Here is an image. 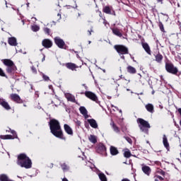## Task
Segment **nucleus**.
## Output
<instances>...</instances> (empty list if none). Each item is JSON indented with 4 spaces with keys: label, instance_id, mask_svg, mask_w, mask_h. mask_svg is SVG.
Returning a JSON list of instances; mask_svg holds the SVG:
<instances>
[{
    "label": "nucleus",
    "instance_id": "nucleus-59",
    "mask_svg": "<svg viewBox=\"0 0 181 181\" xmlns=\"http://www.w3.org/2000/svg\"><path fill=\"white\" fill-rule=\"evenodd\" d=\"M175 127H177V128H179V125L175 124Z\"/></svg>",
    "mask_w": 181,
    "mask_h": 181
},
{
    "label": "nucleus",
    "instance_id": "nucleus-37",
    "mask_svg": "<svg viewBox=\"0 0 181 181\" xmlns=\"http://www.w3.org/2000/svg\"><path fill=\"white\" fill-rule=\"evenodd\" d=\"M158 26L161 32H165V28L163 27V23H162V22L160 21L158 23Z\"/></svg>",
    "mask_w": 181,
    "mask_h": 181
},
{
    "label": "nucleus",
    "instance_id": "nucleus-24",
    "mask_svg": "<svg viewBox=\"0 0 181 181\" xmlns=\"http://www.w3.org/2000/svg\"><path fill=\"white\" fill-rule=\"evenodd\" d=\"M110 153H111V155H112V156H115V155H118V153H119L118 149H117V148H115V146H110Z\"/></svg>",
    "mask_w": 181,
    "mask_h": 181
},
{
    "label": "nucleus",
    "instance_id": "nucleus-25",
    "mask_svg": "<svg viewBox=\"0 0 181 181\" xmlns=\"http://www.w3.org/2000/svg\"><path fill=\"white\" fill-rule=\"evenodd\" d=\"M155 59L157 63H162V60H163V56L160 53H158L155 55Z\"/></svg>",
    "mask_w": 181,
    "mask_h": 181
},
{
    "label": "nucleus",
    "instance_id": "nucleus-21",
    "mask_svg": "<svg viewBox=\"0 0 181 181\" xmlns=\"http://www.w3.org/2000/svg\"><path fill=\"white\" fill-rule=\"evenodd\" d=\"M145 108L146 110L148 112H151V114H153L154 112V107H153V105L151 104V103H148L147 105H145Z\"/></svg>",
    "mask_w": 181,
    "mask_h": 181
},
{
    "label": "nucleus",
    "instance_id": "nucleus-38",
    "mask_svg": "<svg viewBox=\"0 0 181 181\" xmlns=\"http://www.w3.org/2000/svg\"><path fill=\"white\" fill-rule=\"evenodd\" d=\"M156 173H158L159 175H161L162 176H165V171L163 170L158 169L156 170Z\"/></svg>",
    "mask_w": 181,
    "mask_h": 181
},
{
    "label": "nucleus",
    "instance_id": "nucleus-62",
    "mask_svg": "<svg viewBox=\"0 0 181 181\" xmlns=\"http://www.w3.org/2000/svg\"><path fill=\"white\" fill-rule=\"evenodd\" d=\"M131 82V81L130 80H128V83H130Z\"/></svg>",
    "mask_w": 181,
    "mask_h": 181
},
{
    "label": "nucleus",
    "instance_id": "nucleus-4",
    "mask_svg": "<svg viewBox=\"0 0 181 181\" xmlns=\"http://www.w3.org/2000/svg\"><path fill=\"white\" fill-rule=\"evenodd\" d=\"M114 49L117 52L119 56L121 54H129L128 47L122 45H117L114 46Z\"/></svg>",
    "mask_w": 181,
    "mask_h": 181
},
{
    "label": "nucleus",
    "instance_id": "nucleus-14",
    "mask_svg": "<svg viewBox=\"0 0 181 181\" xmlns=\"http://www.w3.org/2000/svg\"><path fill=\"white\" fill-rule=\"evenodd\" d=\"M79 111L82 115H83L85 119H87L88 118V112L87 111V109L84 106H81L79 107Z\"/></svg>",
    "mask_w": 181,
    "mask_h": 181
},
{
    "label": "nucleus",
    "instance_id": "nucleus-51",
    "mask_svg": "<svg viewBox=\"0 0 181 181\" xmlns=\"http://www.w3.org/2000/svg\"><path fill=\"white\" fill-rule=\"evenodd\" d=\"M83 87H85V89L87 90L88 88L87 87V86H86V84H83Z\"/></svg>",
    "mask_w": 181,
    "mask_h": 181
},
{
    "label": "nucleus",
    "instance_id": "nucleus-29",
    "mask_svg": "<svg viewBox=\"0 0 181 181\" xmlns=\"http://www.w3.org/2000/svg\"><path fill=\"white\" fill-rule=\"evenodd\" d=\"M127 71L130 74H135V73H136V69L132 66H127Z\"/></svg>",
    "mask_w": 181,
    "mask_h": 181
},
{
    "label": "nucleus",
    "instance_id": "nucleus-5",
    "mask_svg": "<svg viewBox=\"0 0 181 181\" xmlns=\"http://www.w3.org/2000/svg\"><path fill=\"white\" fill-rule=\"evenodd\" d=\"M165 70L168 73H170L171 74H177V71H179L177 68L170 62L165 63Z\"/></svg>",
    "mask_w": 181,
    "mask_h": 181
},
{
    "label": "nucleus",
    "instance_id": "nucleus-60",
    "mask_svg": "<svg viewBox=\"0 0 181 181\" xmlns=\"http://www.w3.org/2000/svg\"><path fill=\"white\" fill-rule=\"evenodd\" d=\"M5 4L6 5H8V1H6V0L5 1Z\"/></svg>",
    "mask_w": 181,
    "mask_h": 181
},
{
    "label": "nucleus",
    "instance_id": "nucleus-33",
    "mask_svg": "<svg viewBox=\"0 0 181 181\" xmlns=\"http://www.w3.org/2000/svg\"><path fill=\"white\" fill-rule=\"evenodd\" d=\"M98 176L101 181H107V177L105 175L104 173H99Z\"/></svg>",
    "mask_w": 181,
    "mask_h": 181
},
{
    "label": "nucleus",
    "instance_id": "nucleus-53",
    "mask_svg": "<svg viewBox=\"0 0 181 181\" xmlns=\"http://www.w3.org/2000/svg\"><path fill=\"white\" fill-rule=\"evenodd\" d=\"M88 32H89V36H91V32H93V30H91L90 31L88 30Z\"/></svg>",
    "mask_w": 181,
    "mask_h": 181
},
{
    "label": "nucleus",
    "instance_id": "nucleus-36",
    "mask_svg": "<svg viewBox=\"0 0 181 181\" xmlns=\"http://www.w3.org/2000/svg\"><path fill=\"white\" fill-rule=\"evenodd\" d=\"M61 167H62V170H64V172H66V170H69V166H67V165L66 163L62 164Z\"/></svg>",
    "mask_w": 181,
    "mask_h": 181
},
{
    "label": "nucleus",
    "instance_id": "nucleus-18",
    "mask_svg": "<svg viewBox=\"0 0 181 181\" xmlns=\"http://www.w3.org/2000/svg\"><path fill=\"white\" fill-rule=\"evenodd\" d=\"M64 129L65 132H66V134H68V135H73V129H71V127H70L69 126V124H65L64 125Z\"/></svg>",
    "mask_w": 181,
    "mask_h": 181
},
{
    "label": "nucleus",
    "instance_id": "nucleus-31",
    "mask_svg": "<svg viewBox=\"0 0 181 181\" xmlns=\"http://www.w3.org/2000/svg\"><path fill=\"white\" fill-rule=\"evenodd\" d=\"M103 12L107 15H111V8L110 6H105L103 8Z\"/></svg>",
    "mask_w": 181,
    "mask_h": 181
},
{
    "label": "nucleus",
    "instance_id": "nucleus-40",
    "mask_svg": "<svg viewBox=\"0 0 181 181\" xmlns=\"http://www.w3.org/2000/svg\"><path fill=\"white\" fill-rule=\"evenodd\" d=\"M0 76L1 77H6V75H5V73L4 72V70H2L1 68H0Z\"/></svg>",
    "mask_w": 181,
    "mask_h": 181
},
{
    "label": "nucleus",
    "instance_id": "nucleus-35",
    "mask_svg": "<svg viewBox=\"0 0 181 181\" xmlns=\"http://www.w3.org/2000/svg\"><path fill=\"white\" fill-rule=\"evenodd\" d=\"M33 32H38L40 28L37 25H34L31 27Z\"/></svg>",
    "mask_w": 181,
    "mask_h": 181
},
{
    "label": "nucleus",
    "instance_id": "nucleus-42",
    "mask_svg": "<svg viewBox=\"0 0 181 181\" xmlns=\"http://www.w3.org/2000/svg\"><path fill=\"white\" fill-rule=\"evenodd\" d=\"M156 177H157L158 179H159V180H163V177H161V176H160V175H156Z\"/></svg>",
    "mask_w": 181,
    "mask_h": 181
},
{
    "label": "nucleus",
    "instance_id": "nucleus-28",
    "mask_svg": "<svg viewBox=\"0 0 181 181\" xmlns=\"http://www.w3.org/2000/svg\"><path fill=\"white\" fill-rule=\"evenodd\" d=\"M163 144L165 148H166V149L169 148V142L168 141V137H166V135L165 134L163 136Z\"/></svg>",
    "mask_w": 181,
    "mask_h": 181
},
{
    "label": "nucleus",
    "instance_id": "nucleus-47",
    "mask_svg": "<svg viewBox=\"0 0 181 181\" xmlns=\"http://www.w3.org/2000/svg\"><path fill=\"white\" fill-rule=\"evenodd\" d=\"M119 56L123 60H125V56H124V54H121Z\"/></svg>",
    "mask_w": 181,
    "mask_h": 181
},
{
    "label": "nucleus",
    "instance_id": "nucleus-8",
    "mask_svg": "<svg viewBox=\"0 0 181 181\" xmlns=\"http://www.w3.org/2000/svg\"><path fill=\"white\" fill-rule=\"evenodd\" d=\"M85 95L90 100H92V101H95V103L98 101V98L97 97V95H95L94 93L91 91H86Z\"/></svg>",
    "mask_w": 181,
    "mask_h": 181
},
{
    "label": "nucleus",
    "instance_id": "nucleus-39",
    "mask_svg": "<svg viewBox=\"0 0 181 181\" xmlns=\"http://www.w3.org/2000/svg\"><path fill=\"white\" fill-rule=\"evenodd\" d=\"M124 138L129 144H132V139H131V138L128 136H124Z\"/></svg>",
    "mask_w": 181,
    "mask_h": 181
},
{
    "label": "nucleus",
    "instance_id": "nucleus-54",
    "mask_svg": "<svg viewBox=\"0 0 181 181\" xmlns=\"http://www.w3.org/2000/svg\"><path fill=\"white\" fill-rule=\"evenodd\" d=\"M62 181H69V180H67V178H64Z\"/></svg>",
    "mask_w": 181,
    "mask_h": 181
},
{
    "label": "nucleus",
    "instance_id": "nucleus-61",
    "mask_svg": "<svg viewBox=\"0 0 181 181\" xmlns=\"http://www.w3.org/2000/svg\"><path fill=\"white\" fill-rule=\"evenodd\" d=\"M27 6L29 7V3H27Z\"/></svg>",
    "mask_w": 181,
    "mask_h": 181
},
{
    "label": "nucleus",
    "instance_id": "nucleus-10",
    "mask_svg": "<svg viewBox=\"0 0 181 181\" xmlns=\"http://www.w3.org/2000/svg\"><path fill=\"white\" fill-rule=\"evenodd\" d=\"M10 97L12 101H14V103H17L18 104H22V103H23L22 99L21 98V96H19V95L16 93L11 94Z\"/></svg>",
    "mask_w": 181,
    "mask_h": 181
},
{
    "label": "nucleus",
    "instance_id": "nucleus-23",
    "mask_svg": "<svg viewBox=\"0 0 181 181\" xmlns=\"http://www.w3.org/2000/svg\"><path fill=\"white\" fill-rule=\"evenodd\" d=\"M3 63L7 67H11V66H14L15 65V64L11 59H4Z\"/></svg>",
    "mask_w": 181,
    "mask_h": 181
},
{
    "label": "nucleus",
    "instance_id": "nucleus-27",
    "mask_svg": "<svg viewBox=\"0 0 181 181\" xmlns=\"http://www.w3.org/2000/svg\"><path fill=\"white\" fill-rule=\"evenodd\" d=\"M110 125L115 132L119 134V128L117 126V124H115V123H114V121L111 122Z\"/></svg>",
    "mask_w": 181,
    "mask_h": 181
},
{
    "label": "nucleus",
    "instance_id": "nucleus-63",
    "mask_svg": "<svg viewBox=\"0 0 181 181\" xmlns=\"http://www.w3.org/2000/svg\"><path fill=\"white\" fill-rule=\"evenodd\" d=\"M154 93H155V92H154V91H153V92H152V94H154Z\"/></svg>",
    "mask_w": 181,
    "mask_h": 181
},
{
    "label": "nucleus",
    "instance_id": "nucleus-32",
    "mask_svg": "<svg viewBox=\"0 0 181 181\" xmlns=\"http://www.w3.org/2000/svg\"><path fill=\"white\" fill-rule=\"evenodd\" d=\"M89 141L92 144H96V142H97V137H95V136H94V135H90L89 136Z\"/></svg>",
    "mask_w": 181,
    "mask_h": 181
},
{
    "label": "nucleus",
    "instance_id": "nucleus-41",
    "mask_svg": "<svg viewBox=\"0 0 181 181\" xmlns=\"http://www.w3.org/2000/svg\"><path fill=\"white\" fill-rule=\"evenodd\" d=\"M44 32L47 33V35H50V30L48 28H44Z\"/></svg>",
    "mask_w": 181,
    "mask_h": 181
},
{
    "label": "nucleus",
    "instance_id": "nucleus-55",
    "mask_svg": "<svg viewBox=\"0 0 181 181\" xmlns=\"http://www.w3.org/2000/svg\"><path fill=\"white\" fill-rule=\"evenodd\" d=\"M58 16H59V19H62V15L60 13H58Z\"/></svg>",
    "mask_w": 181,
    "mask_h": 181
},
{
    "label": "nucleus",
    "instance_id": "nucleus-15",
    "mask_svg": "<svg viewBox=\"0 0 181 181\" xmlns=\"http://www.w3.org/2000/svg\"><path fill=\"white\" fill-rule=\"evenodd\" d=\"M87 121L92 128H94L95 129H97V128H98V124H97V121H95V119H88Z\"/></svg>",
    "mask_w": 181,
    "mask_h": 181
},
{
    "label": "nucleus",
    "instance_id": "nucleus-13",
    "mask_svg": "<svg viewBox=\"0 0 181 181\" xmlns=\"http://www.w3.org/2000/svg\"><path fill=\"white\" fill-rule=\"evenodd\" d=\"M141 170L147 176H150L151 173L152 172L151 167H149L148 165H142Z\"/></svg>",
    "mask_w": 181,
    "mask_h": 181
},
{
    "label": "nucleus",
    "instance_id": "nucleus-22",
    "mask_svg": "<svg viewBox=\"0 0 181 181\" xmlns=\"http://www.w3.org/2000/svg\"><path fill=\"white\" fill-rule=\"evenodd\" d=\"M142 47L144 49L145 52H146V53H148V54H151V47H149V45H148V43L143 42Z\"/></svg>",
    "mask_w": 181,
    "mask_h": 181
},
{
    "label": "nucleus",
    "instance_id": "nucleus-12",
    "mask_svg": "<svg viewBox=\"0 0 181 181\" xmlns=\"http://www.w3.org/2000/svg\"><path fill=\"white\" fill-rule=\"evenodd\" d=\"M42 45L46 49H50V47L53 46V42H52V41L49 39H45L42 40Z\"/></svg>",
    "mask_w": 181,
    "mask_h": 181
},
{
    "label": "nucleus",
    "instance_id": "nucleus-20",
    "mask_svg": "<svg viewBox=\"0 0 181 181\" xmlns=\"http://www.w3.org/2000/svg\"><path fill=\"white\" fill-rule=\"evenodd\" d=\"M8 44L10 46H17L18 45V42L16 41V38L15 37H11L8 38Z\"/></svg>",
    "mask_w": 181,
    "mask_h": 181
},
{
    "label": "nucleus",
    "instance_id": "nucleus-45",
    "mask_svg": "<svg viewBox=\"0 0 181 181\" xmlns=\"http://www.w3.org/2000/svg\"><path fill=\"white\" fill-rule=\"evenodd\" d=\"M115 108L117 111H119V112H120V114H122V110H119V109L118 108V107H115Z\"/></svg>",
    "mask_w": 181,
    "mask_h": 181
},
{
    "label": "nucleus",
    "instance_id": "nucleus-44",
    "mask_svg": "<svg viewBox=\"0 0 181 181\" xmlns=\"http://www.w3.org/2000/svg\"><path fill=\"white\" fill-rule=\"evenodd\" d=\"M76 124H77L78 126H81V122H80L79 120H77L75 121Z\"/></svg>",
    "mask_w": 181,
    "mask_h": 181
},
{
    "label": "nucleus",
    "instance_id": "nucleus-58",
    "mask_svg": "<svg viewBox=\"0 0 181 181\" xmlns=\"http://www.w3.org/2000/svg\"><path fill=\"white\" fill-rule=\"evenodd\" d=\"M31 89H33V85H30Z\"/></svg>",
    "mask_w": 181,
    "mask_h": 181
},
{
    "label": "nucleus",
    "instance_id": "nucleus-52",
    "mask_svg": "<svg viewBox=\"0 0 181 181\" xmlns=\"http://www.w3.org/2000/svg\"><path fill=\"white\" fill-rule=\"evenodd\" d=\"M144 95V93L141 92V93H137V95Z\"/></svg>",
    "mask_w": 181,
    "mask_h": 181
},
{
    "label": "nucleus",
    "instance_id": "nucleus-3",
    "mask_svg": "<svg viewBox=\"0 0 181 181\" xmlns=\"http://www.w3.org/2000/svg\"><path fill=\"white\" fill-rule=\"evenodd\" d=\"M137 124L139 125V128H140V131L144 132V134H146L148 135L149 134V129H151V124L149 122L142 118L137 119Z\"/></svg>",
    "mask_w": 181,
    "mask_h": 181
},
{
    "label": "nucleus",
    "instance_id": "nucleus-1",
    "mask_svg": "<svg viewBox=\"0 0 181 181\" xmlns=\"http://www.w3.org/2000/svg\"><path fill=\"white\" fill-rule=\"evenodd\" d=\"M49 125L51 133L54 136L59 138V139L66 140V137L63 135L62 127H60V122H59L56 119H52L49 121Z\"/></svg>",
    "mask_w": 181,
    "mask_h": 181
},
{
    "label": "nucleus",
    "instance_id": "nucleus-26",
    "mask_svg": "<svg viewBox=\"0 0 181 181\" xmlns=\"http://www.w3.org/2000/svg\"><path fill=\"white\" fill-rule=\"evenodd\" d=\"M112 33L116 36H118L119 37H122V33H121V31H119L118 28H112Z\"/></svg>",
    "mask_w": 181,
    "mask_h": 181
},
{
    "label": "nucleus",
    "instance_id": "nucleus-16",
    "mask_svg": "<svg viewBox=\"0 0 181 181\" xmlns=\"http://www.w3.org/2000/svg\"><path fill=\"white\" fill-rule=\"evenodd\" d=\"M0 105L5 108V110H11V106L8 102L5 101V99L0 98Z\"/></svg>",
    "mask_w": 181,
    "mask_h": 181
},
{
    "label": "nucleus",
    "instance_id": "nucleus-50",
    "mask_svg": "<svg viewBox=\"0 0 181 181\" xmlns=\"http://www.w3.org/2000/svg\"><path fill=\"white\" fill-rule=\"evenodd\" d=\"M103 23L105 24V26H107V21L104 19Z\"/></svg>",
    "mask_w": 181,
    "mask_h": 181
},
{
    "label": "nucleus",
    "instance_id": "nucleus-19",
    "mask_svg": "<svg viewBox=\"0 0 181 181\" xmlns=\"http://www.w3.org/2000/svg\"><path fill=\"white\" fill-rule=\"evenodd\" d=\"M65 97L68 100V101H71V103H76V104H77V102L76 101V98L74 97V95L70 93H66L65 95Z\"/></svg>",
    "mask_w": 181,
    "mask_h": 181
},
{
    "label": "nucleus",
    "instance_id": "nucleus-48",
    "mask_svg": "<svg viewBox=\"0 0 181 181\" xmlns=\"http://www.w3.org/2000/svg\"><path fill=\"white\" fill-rule=\"evenodd\" d=\"M129 56H130L131 59L133 60V62H136V61H135L134 57H132V55L131 54H129Z\"/></svg>",
    "mask_w": 181,
    "mask_h": 181
},
{
    "label": "nucleus",
    "instance_id": "nucleus-6",
    "mask_svg": "<svg viewBox=\"0 0 181 181\" xmlns=\"http://www.w3.org/2000/svg\"><path fill=\"white\" fill-rule=\"evenodd\" d=\"M96 151L100 155H107V148L103 144H99L96 147Z\"/></svg>",
    "mask_w": 181,
    "mask_h": 181
},
{
    "label": "nucleus",
    "instance_id": "nucleus-49",
    "mask_svg": "<svg viewBox=\"0 0 181 181\" xmlns=\"http://www.w3.org/2000/svg\"><path fill=\"white\" fill-rule=\"evenodd\" d=\"M122 181H131V180H129L127 179V178H124L123 180H122Z\"/></svg>",
    "mask_w": 181,
    "mask_h": 181
},
{
    "label": "nucleus",
    "instance_id": "nucleus-11",
    "mask_svg": "<svg viewBox=\"0 0 181 181\" xmlns=\"http://www.w3.org/2000/svg\"><path fill=\"white\" fill-rule=\"evenodd\" d=\"M65 66L66 69H69V70H71L72 71H76L77 70L76 69H78V66L72 62H68Z\"/></svg>",
    "mask_w": 181,
    "mask_h": 181
},
{
    "label": "nucleus",
    "instance_id": "nucleus-7",
    "mask_svg": "<svg viewBox=\"0 0 181 181\" xmlns=\"http://www.w3.org/2000/svg\"><path fill=\"white\" fill-rule=\"evenodd\" d=\"M9 131L11 134H13V137H12V135L7 134V135L1 136L0 138L1 139H14V138H18V134H16V132H15V130H12L9 129Z\"/></svg>",
    "mask_w": 181,
    "mask_h": 181
},
{
    "label": "nucleus",
    "instance_id": "nucleus-2",
    "mask_svg": "<svg viewBox=\"0 0 181 181\" xmlns=\"http://www.w3.org/2000/svg\"><path fill=\"white\" fill-rule=\"evenodd\" d=\"M17 165L25 169H30L32 168V160L25 153H21L18 156Z\"/></svg>",
    "mask_w": 181,
    "mask_h": 181
},
{
    "label": "nucleus",
    "instance_id": "nucleus-43",
    "mask_svg": "<svg viewBox=\"0 0 181 181\" xmlns=\"http://www.w3.org/2000/svg\"><path fill=\"white\" fill-rule=\"evenodd\" d=\"M31 70H32L33 73H37L36 68H35V66H32Z\"/></svg>",
    "mask_w": 181,
    "mask_h": 181
},
{
    "label": "nucleus",
    "instance_id": "nucleus-34",
    "mask_svg": "<svg viewBox=\"0 0 181 181\" xmlns=\"http://www.w3.org/2000/svg\"><path fill=\"white\" fill-rule=\"evenodd\" d=\"M41 76L44 81H50V78H49L46 74L41 73Z\"/></svg>",
    "mask_w": 181,
    "mask_h": 181
},
{
    "label": "nucleus",
    "instance_id": "nucleus-17",
    "mask_svg": "<svg viewBox=\"0 0 181 181\" xmlns=\"http://www.w3.org/2000/svg\"><path fill=\"white\" fill-rule=\"evenodd\" d=\"M6 70L8 74H13L16 71L17 68L16 65H12L11 66H8Z\"/></svg>",
    "mask_w": 181,
    "mask_h": 181
},
{
    "label": "nucleus",
    "instance_id": "nucleus-9",
    "mask_svg": "<svg viewBox=\"0 0 181 181\" xmlns=\"http://www.w3.org/2000/svg\"><path fill=\"white\" fill-rule=\"evenodd\" d=\"M54 42L59 49H63V47H64V45H66L64 41L60 38V37H56L54 38Z\"/></svg>",
    "mask_w": 181,
    "mask_h": 181
},
{
    "label": "nucleus",
    "instance_id": "nucleus-64",
    "mask_svg": "<svg viewBox=\"0 0 181 181\" xmlns=\"http://www.w3.org/2000/svg\"><path fill=\"white\" fill-rule=\"evenodd\" d=\"M90 43H91V41H89V45H90Z\"/></svg>",
    "mask_w": 181,
    "mask_h": 181
},
{
    "label": "nucleus",
    "instance_id": "nucleus-56",
    "mask_svg": "<svg viewBox=\"0 0 181 181\" xmlns=\"http://www.w3.org/2000/svg\"><path fill=\"white\" fill-rule=\"evenodd\" d=\"M157 1L158 2H161V4H162V2H163V0H157Z\"/></svg>",
    "mask_w": 181,
    "mask_h": 181
},
{
    "label": "nucleus",
    "instance_id": "nucleus-46",
    "mask_svg": "<svg viewBox=\"0 0 181 181\" xmlns=\"http://www.w3.org/2000/svg\"><path fill=\"white\" fill-rule=\"evenodd\" d=\"M154 163L156 165H158L159 166V165H160V161H154Z\"/></svg>",
    "mask_w": 181,
    "mask_h": 181
},
{
    "label": "nucleus",
    "instance_id": "nucleus-30",
    "mask_svg": "<svg viewBox=\"0 0 181 181\" xmlns=\"http://www.w3.org/2000/svg\"><path fill=\"white\" fill-rule=\"evenodd\" d=\"M124 158H131V151L129 149L126 148L124 152Z\"/></svg>",
    "mask_w": 181,
    "mask_h": 181
},
{
    "label": "nucleus",
    "instance_id": "nucleus-57",
    "mask_svg": "<svg viewBox=\"0 0 181 181\" xmlns=\"http://www.w3.org/2000/svg\"><path fill=\"white\" fill-rule=\"evenodd\" d=\"M45 55H44V57L42 58V62H45Z\"/></svg>",
    "mask_w": 181,
    "mask_h": 181
}]
</instances>
